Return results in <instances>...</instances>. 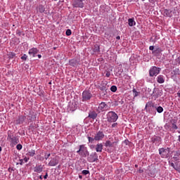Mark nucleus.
<instances>
[{
    "mask_svg": "<svg viewBox=\"0 0 180 180\" xmlns=\"http://www.w3.org/2000/svg\"><path fill=\"white\" fill-rule=\"evenodd\" d=\"M107 108H108V105L106 103L101 102L98 105L97 111L98 112V113H101V112H105V110H106Z\"/></svg>",
    "mask_w": 180,
    "mask_h": 180,
    "instance_id": "f8f14e48",
    "label": "nucleus"
},
{
    "mask_svg": "<svg viewBox=\"0 0 180 180\" xmlns=\"http://www.w3.org/2000/svg\"><path fill=\"white\" fill-rule=\"evenodd\" d=\"M38 53H39V50L37 48H32L30 49L28 51V54H30V56H31L32 57H36Z\"/></svg>",
    "mask_w": 180,
    "mask_h": 180,
    "instance_id": "dca6fc26",
    "label": "nucleus"
},
{
    "mask_svg": "<svg viewBox=\"0 0 180 180\" xmlns=\"http://www.w3.org/2000/svg\"><path fill=\"white\" fill-rule=\"evenodd\" d=\"M98 153L96 152L91 153L90 155H87V161L89 162H96L98 161Z\"/></svg>",
    "mask_w": 180,
    "mask_h": 180,
    "instance_id": "6e6552de",
    "label": "nucleus"
},
{
    "mask_svg": "<svg viewBox=\"0 0 180 180\" xmlns=\"http://www.w3.org/2000/svg\"><path fill=\"white\" fill-rule=\"evenodd\" d=\"M72 34V32H71V30L68 29L66 30V32H65L66 36H71Z\"/></svg>",
    "mask_w": 180,
    "mask_h": 180,
    "instance_id": "4c0bfd02",
    "label": "nucleus"
},
{
    "mask_svg": "<svg viewBox=\"0 0 180 180\" xmlns=\"http://www.w3.org/2000/svg\"><path fill=\"white\" fill-rule=\"evenodd\" d=\"M102 150H103V144L98 143L97 145H96V153H102Z\"/></svg>",
    "mask_w": 180,
    "mask_h": 180,
    "instance_id": "b1692460",
    "label": "nucleus"
},
{
    "mask_svg": "<svg viewBox=\"0 0 180 180\" xmlns=\"http://www.w3.org/2000/svg\"><path fill=\"white\" fill-rule=\"evenodd\" d=\"M29 117V120H34V119H36V117L34 115H32L31 113H30Z\"/></svg>",
    "mask_w": 180,
    "mask_h": 180,
    "instance_id": "ea45409f",
    "label": "nucleus"
},
{
    "mask_svg": "<svg viewBox=\"0 0 180 180\" xmlns=\"http://www.w3.org/2000/svg\"><path fill=\"white\" fill-rule=\"evenodd\" d=\"M155 106H157V104L153 103V101H148L146 104L145 109L148 113H153V111L155 110Z\"/></svg>",
    "mask_w": 180,
    "mask_h": 180,
    "instance_id": "0eeeda50",
    "label": "nucleus"
},
{
    "mask_svg": "<svg viewBox=\"0 0 180 180\" xmlns=\"http://www.w3.org/2000/svg\"><path fill=\"white\" fill-rule=\"evenodd\" d=\"M77 153L79 154V155H80V157L82 158H86V157L89 155V151H88V148L85 146V145H80Z\"/></svg>",
    "mask_w": 180,
    "mask_h": 180,
    "instance_id": "f03ea898",
    "label": "nucleus"
},
{
    "mask_svg": "<svg viewBox=\"0 0 180 180\" xmlns=\"http://www.w3.org/2000/svg\"><path fill=\"white\" fill-rule=\"evenodd\" d=\"M160 72H161V68L157 66H152L149 70L150 77H157Z\"/></svg>",
    "mask_w": 180,
    "mask_h": 180,
    "instance_id": "423d86ee",
    "label": "nucleus"
},
{
    "mask_svg": "<svg viewBox=\"0 0 180 180\" xmlns=\"http://www.w3.org/2000/svg\"><path fill=\"white\" fill-rule=\"evenodd\" d=\"M103 96H105L108 94V90H103L102 91Z\"/></svg>",
    "mask_w": 180,
    "mask_h": 180,
    "instance_id": "de8ad7c7",
    "label": "nucleus"
},
{
    "mask_svg": "<svg viewBox=\"0 0 180 180\" xmlns=\"http://www.w3.org/2000/svg\"><path fill=\"white\" fill-rule=\"evenodd\" d=\"M119 119V116L114 111H110L107 114V120L109 123H115Z\"/></svg>",
    "mask_w": 180,
    "mask_h": 180,
    "instance_id": "20e7f679",
    "label": "nucleus"
},
{
    "mask_svg": "<svg viewBox=\"0 0 180 180\" xmlns=\"http://www.w3.org/2000/svg\"><path fill=\"white\" fill-rule=\"evenodd\" d=\"M173 153H174V156H173V160L174 161H179V157H180V150H176V151H173Z\"/></svg>",
    "mask_w": 180,
    "mask_h": 180,
    "instance_id": "412c9836",
    "label": "nucleus"
},
{
    "mask_svg": "<svg viewBox=\"0 0 180 180\" xmlns=\"http://www.w3.org/2000/svg\"><path fill=\"white\" fill-rule=\"evenodd\" d=\"M7 56H8L9 60H12V58H15L16 57V53H15L13 52H10L8 53Z\"/></svg>",
    "mask_w": 180,
    "mask_h": 180,
    "instance_id": "473e14b6",
    "label": "nucleus"
},
{
    "mask_svg": "<svg viewBox=\"0 0 180 180\" xmlns=\"http://www.w3.org/2000/svg\"><path fill=\"white\" fill-rule=\"evenodd\" d=\"M155 91V88L153 89V91H151V89L148 88V91L150 92V95H154V91Z\"/></svg>",
    "mask_w": 180,
    "mask_h": 180,
    "instance_id": "37998d69",
    "label": "nucleus"
},
{
    "mask_svg": "<svg viewBox=\"0 0 180 180\" xmlns=\"http://www.w3.org/2000/svg\"><path fill=\"white\" fill-rule=\"evenodd\" d=\"M17 34H18L19 36H20V34H22V32L20 31L17 32Z\"/></svg>",
    "mask_w": 180,
    "mask_h": 180,
    "instance_id": "680f3d73",
    "label": "nucleus"
},
{
    "mask_svg": "<svg viewBox=\"0 0 180 180\" xmlns=\"http://www.w3.org/2000/svg\"><path fill=\"white\" fill-rule=\"evenodd\" d=\"M38 58H41V56L40 54L37 55Z\"/></svg>",
    "mask_w": 180,
    "mask_h": 180,
    "instance_id": "338daca9",
    "label": "nucleus"
},
{
    "mask_svg": "<svg viewBox=\"0 0 180 180\" xmlns=\"http://www.w3.org/2000/svg\"><path fill=\"white\" fill-rule=\"evenodd\" d=\"M21 60H22L23 61H27V55L24 54V55L21 57Z\"/></svg>",
    "mask_w": 180,
    "mask_h": 180,
    "instance_id": "a19ab883",
    "label": "nucleus"
},
{
    "mask_svg": "<svg viewBox=\"0 0 180 180\" xmlns=\"http://www.w3.org/2000/svg\"><path fill=\"white\" fill-rule=\"evenodd\" d=\"M22 148H23V146H22V144H20V143H19V144H18V145L16 146V148H17V150H22Z\"/></svg>",
    "mask_w": 180,
    "mask_h": 180,
    "instance_id": "79ce46f5",
    "label": "nucleus"
},
{
    "mask_svg": "<svg viewBox=\"0 0 180 180\" xmlns=\"http://www.w3.org/2000/svg\"><path fill=\"white\" fill-rule=\"evenodd\" d=\"M157 81H158V84H164V82H165V79H164V76L159 75L157 77Z\"/></svg>",
    "mask_w": 180,
    "mask_h": 180,
    "instance_id": "bb28decb",
    "label": "nucleus"
},
{
    "mask_svg": "<svg viewBox=\"0 0 180 180\" xmlns=\"http://www.w3.org/2000/svg\"><path fill=\"white\" fill-rule=\"evenodd\" d=\"M155 99H157V98H158V95L155 94V95H153Z\"/></svg>",
    "mask_w": 180,
    "mask_h": 180,
    "instance_id": "e2e57ef3",
    "label": "nucleus"
},
{
    "mask_svg": "<svg viewBox=\"0 0 180 180\" xmlns=\"http://www.w3.org/2000/svg\"><path fill=\"white\" fill-rule=\"evenodd\" d=\"M38 11L40 12V13H44V12L46 11V8L43 5H39L38 6Z\"/></svg>",
    "mask_w": 180,
    "mask_h": 180,
    "instance_id": "2f4dec72",
    "label": "nucleus"
},
{
    "mask_svg": "<svg viewBox=\"0 0 180 180\" xmlns=\"http://www.w3.org/2000/svg\"><path fill=\"white\" fill-rule=\"evenodd\" d=\"M13 171H15V169H13V168H12V167H9V168H8V172H10L11 173H12Z\"/></svg>",
    "mask_w": 180,
    "mask_h": 180,
    "instance_id": "4d7b16f0",
    "label": "nucleus"
},
{
    "mask_svg": "<svg viewBox=\"0 0 180 180\" xmlns=\"http://www.w3.org/2000/svg\"><path fill=\"white\" fill-rule=\"evenodd\" d=\"M165 129H166V130H168V129H169V124H166L165 125Z\"/></svg>",
    "mask_w": 180,
    "mask_h": 180,
    "instance_id": "3c124183",
    "label": "nucleus"
},
{
    "mask_svg": "<svg viewBox=\"0 0 180 180\" xmlns=\"http://www.w3.org/2000/svg\"><path fill=\"white\" fill-rule=\"evenodd\" d=\"M116 91H117V86L113 85L110 87L111 92H116Z\"/></svg>",
    "mask_w": 180,
    "mask_h": 180,
    "instance_id": "f704fd0d",
    "label": "nucleus"
},
{
    "mask_svg": "<svg viewBox=\"0 0 180 180\" xmlns=\"http://www.w3.org/2000/svg\"><path fill=\"white\" fill-rule=\"evenodd\" d=\"M151 140L152 143H161V141H162V139H161L160 136H154L153 137H152Z\"/></svg>",
    "mask_w": 180,
    "mask_h": 180,
    "instance_id": "4be33fe9",
    "label": "nucleus"
},
{
    "mask_svg": "<svg viewBox=\"0 0 180 180\" xmlns=\"http://www.w3.org/2000/svg\"><path fill=\"white\" fill-rule=\"evenodd\" d=\"M88 117L89 119H92L93 120H95V119H96L98 117V113H96V112L95 111H90L89 113V116Z\"/></svg>",
    "mask_w": 180,
    "mask_h": 180,
    "instance_id": "a211bd4d",
    "label": "nucleus"
},
{
    "mask_svg": "<svg viewBox=\"0 0 180 180\" xmlns=\"http://www.w3.org/2000/svg\"><path fill=\"white\" fill-rule=\"evenodd\" d=\"M178 141L180 143V135L178 136Z\"/></svg>",
    "mask_w": 180,
    "mask_h": 180,
    "instance_id": "774afa93",
    "label": "nucleus"
},
{
    "mask_svg": "<svg viewBox=\"0 0 180 180\" xmlns=\"http://www.w3.org/2000/svg\"><path fill=\"white\" fill-rule=\"evenodd\" d=\"M150 40L152 41V43H155L157 41V36H155V39L151 37Z\"/></svg>",
    "mask_w": 180,
    "mask_h": 180,
    "instance_id": "49530a36",
    "label": "nucleus"
},
{
    "mask_svg": "<svg viewBox=\"0 0 180 180\" xmlns=\"http://www.w3.org/2000/svg\"><path fill=\"white\" fill-rule=\"evenodd\" d=\"M58 162H60V159L58 156H55L54 158L51 159L50 162H49V166L56 167V165H58Z\"/></svg>",
    "mask_w": 180,
    "mask_h": 180,
    "instance_id": "9b49d317",
    "label": "nucleus"
},
{
    "mask_svg": "<svg viewBox=\"0 0 180 180\" xmlns=\"http://www.w3.org/2000/svg\"><path fill=\"white\" fill-rule=\"evenodd\" d=\"M92 93L89 90H84L82 94V102H88L92 99Z\"/></svg>",
    "mask_w": 180,
    "mask_h": 180,
    "instance_id": "39448f33",
    "label": "nucleus"
},
{
    "mask_svg": "<svg viewBox=\"0 0 180 180\" xmlns=\"http://www.w3.org/2000/svg\"><path fill=\"white\" fill-rule=\"evenodd\" d=\"M84 1L85 0H75L72 4V6H73V8H84Z\"/></svg>",
    "mask_w": 180,
    "mask_h": 180,
    "instance_id": "9d476101",
    "label": "nucleus"
},
{
    "mask_svg": "<svg viewBox=\"0 0 180 180\" xmlns=\"http://www.w3.org/2000/svg\"><path fill=\"white\" fill-rule=\"evenodd\" d=\"M20 165H23V159H20Z\"/></svg>",
    "mask_w": 180,
    "mask_h": 180,
    "instance_id": "bf43d9fd",
    "label": "nucleus"
},
{
    "mask_svg": "<svg viewBox=\"0 0 180 180\" xmlns=\"http://www.w3.org/2000/svg\"><path fill=\"white\" fill-rule=\"evenodd\" d=\"M87 139L89 140V143H94V141H95V136L94 138L88 136Z\"/></svg>",
    "mask_w": 180,
    "mask_h": 180,
    "instance_id": "e433bc0d",
    "label": "nucleus"
},
{
    "mask_svg": "<svg viewBox=\"0 0 180 180\" xmlns=\"http://www.w3.org/2000/svg\"><path fill=\"white\" fill-rule=\"evenodd\" d=\"M94 137L95 141H101L105 139V134L103 131H98L95 134Z\"/></svg>",
    "mask_w": 180,
    "mask_h": 180,
    "instance_id": "1a4fd4ad",
    "label": "nucleus"
},
{
    "mask_svg": "<svg viewBox=\"0 0 180 180\" xmlns=\"http://www.w3.org/2000/svg\"><path fill=\"white\" fill-rule=\"evenodd\" d=\"M170 165L172 167V168H174L176 171H178L179 172H180V168L179 167H175V165L174 164V162L170 163Z\"/></svg>",
    "mask_w": 180,
    "mask_h": 180,
    "instance_id": "c9c22d12",
    "label": "nucleus"
},
{
    "mask_svg": "<svg viewBox=\"0 0 180 180\" xmlns=\"http://www.w3.org/2000/svg\"><path fill=\"white\" fill-rule=\"evenodd\" d=\"M149 50H150L151 51H154V50H155L154 46H150L149 47Z\"/></svg>",
    "mask_w": 180,
    "mask_h": 180,
    "instance_id": "8fccbe9b",
    "label": "nucleus"
},
{
    "mask_svg": "<svg viewBox=\"0 0 180 180\" xmlns=\"http://www.w3.org/2000/svg\"><path fill=\"white\" fill-rule=\"evenodd\" d=\"M23 161H25V162H27V161H29L30 158H24V159H22Z\"/></svg>",
    "mask_w": 180,
    "mask_h": 180,
    "instance_id": "864d4df0",
    "label": "nucleus"
},
{
    "mask_svg": "<svg viewBox=\"0 0 180 180\" xmlns=\"http://www.w3.org/2000/svg\"><path fill=\"white\" fill-rule=\"evenodd\" d=\"M132 92L134 94V98H136V96H139L140 95V92L137 91V90H136V89H133Z\"/></svg>",
    "mask_w": 180,
    "mask_h": 180,
    "instance_id": "72a5a7b5",
    "label": "nucleus"
},
{
    "mask_svg": "<svg viewBox=\"0 0 180 180\" xmlns=\"http://www.w3.org/2000/svg\"><path fill=\"white\" fill-rule=\"evenodd\" d=\"M116 126H117V123H113L112 124V127H116Z\"/></svg>",
    "mask_w": 180,
    "mask_h": 180,
    "instance_id": "052dcab7",
    "label": "nucleus"
},
{
    "mask_svg": "<svg viewBox=\"0 0 180 180\" xmlns=\"http://www.w3.org/2000/svg\"><path fill=\"white\" fill-rule=\"evenodd\" d=\"M77 109H78V105H77V103H72L69 105L68 108V110H69V112H75Z\"/></svg>",
    "mask_w": 180,
    "mask_h": 180,
    "instance_id": "4468645a",
    "label": "nucleus"
},
{
    "mask_svg": "<svg viewBox=\"0 0 180 180\" xmlns=\"http://www.w3.org/2000/svg\"><path fill=\"white\" fill-rule=\"evenodd\" d=\"M7 139L10 141L11 147H14L16 146V144L19 143V138H18L16 136H14L11 131H8Z\"/></svg>",
    "mask_w": 180,
    "mask_h": 180,
    "instance_id": "f257e3e1",
    "label": "nucleus"
},
{
    "mask_svg": "<svg viewBox=\"0 0 180 180\" xmlns=\"http://www.w3.org/2000/svg\"><path fill=\"white\" fill-rule=\"evenodd\" d=\"M43 172V165H39L34 167V172H37L38 174H40V172Z\"/></svg>",
    "mask_w": 180,
    "mask_h": 180,
    "instance_id": "aec40b11",
    "label": "nucleus"
},
{
    "mask_svg": "<svg viewBox=\"0 0 180 180\" xmlns=\"http://www.w3.org/2000/svg\"><path fill=\"white\" fill-rule=\"evenodd\" d=\"M162 13L166 18H172V11L168 9H164Z\"/></svg>",
    "mask_w": 180,
    "mask_h": 180,
    "instance_id": "f3484780",
    "label": "nucleus"
},
{
    "mask_svg": "<svg viewBox=\"0 0 180 180\" xmlns=\"http://www.w3.org/2000/svg\"><path fill=\"white\" fill-rule=\"evenodd\" d=\"M69 65H71V67L77 68L78 65H79V60L78 59H71L69 60Z\"/></svg>",
    "mask_w": 180,
    "mask_h": 180,
    "instance_id": "ddd939ff",
    "label": "nucleus"
},
{
    "mask_svg": "<svg viewBox=\"0 0 180 180\" xmlns=\"http://www.w3.org/2000/svg\"><path fill=\"white\" fill-rule=\"evenodd\" d=\"M116 39H117V40H120V36H117V37H116Z\"/></svg>",
    "mask_w": 180,
    "mask_h": 180,
    "instance_id": "69168bd1",
    "label": "nucleus"
},
{
    "mask_svg": "<svg viewBox=\"0 0 180 180\" xmlns=\"http://www.w3.org/2000/svg\"><path fill=\"white\" fill-rule=\"evenodd\" d=\"M105 77H107V78H109V77H110V72H107L106 74H105Z\"/></svg>",
    "mask_w": 180,
    "mask_h": 180,
    "instance_id": "603ef678",
    "label": "nucleus"
},
{
    "mask_svg": "<svg viewBox=\"0 0 180 180\" xmlns=\"http://www.w3.org/2000/svg\"><path fill=\"white\" fill-rule=\"evenodd\" d=\"M25 120H26V116L25 115H20L19 116L18 119L16 120L17 124H22L25 122Z\"/></svg>",
    "mask_w": 180,
    "mask_h": 180,
    "instance_id": "6ab92c4d",
    "label": "nucleus"
},
{
    "mask_svg": "<svg viewBox=\"0 0 180 180\" xmlns=\"http://www.w3.org/2000/svg\"><path fill=\"white\" fill-rule=\"evenodd\" d=\"M178 72H179V69H175L173 70L172 74H173L174 75H178Z\"/></svg>",
    "mask_w": 180,
    "mask_h": 180,
    "instance_id": "58836bf2",
    "label": "nucleus"
},
{
    "mask_svg": "<svg viewBox=\"0 0 180 180\" xmlns=\"http://www.w3.org/2000/svg\"><path fill=\"white\" fill-rule=\"evenodd\" d=\"M158 151L161 158H169V153H171V148H160Z\"/></svg>",
    "mask_w": 180,
    "mask_h": 180,
    "instance_id": "7ed1b4c3",
    "label": "nucleus"
},
{
    "mask_svg": "<svg viewBox=\"0 0 180 180\" xmlns=\"http://www.w3.org/2000/svg\"><path fill=\"white\" fill-rule=\"evenodd\" d=\"M155 110H157L158 113H162L164 112V108L162 106L155 105Z\"/></svg>",
    "mask_w": 180,
    "mask_h": 180,
    "instance_id": "7c9ffc66",
    "label": "nucleus"
},
{
    "mask_svg": "<svg viewBox=\"0 0 180 180\" xmlns=\"http://www.w3.org/2000/svg\"><path fill=\"white\" fill-rule=\"evenodd\" d=\"M124 144H126V146H129V144L130 143V141H129V140L126 139L124 141Z\"/></svg>",
    "mask_w": 180,
    "mask_h": 180,
    "instance_id": "09e8293b",
    "label": "nucleus"
},
{
    "mask_svg": "<svg viewBox=\"0 0 180 180\" xmlns=\"http://www.w3.org/2000/svg\"><path fill=\"white\" fill-rule=\"evenodd\" d=\"M82 174L83 175H88V174H89V170H83V171L82 172Z\"/></svg>",
    "mask_w": 180,
    "mask_h": 180,
    "instance_id": "c03bdc74",
    "label": "nucleus"
},
{
    "mask_svg": "<svg viewBox=\"0 0 180 180\" xmlns=\"http://www.w3.org/2000/svg\"><path fill=\"white\" fill-rule=\"evenodd\" d=\"M27 155H28L29 157H34V155H36V150L33 149L29 150L27 153Z\"/></svg>",
    "mask_w": 180,
    "mask_h": 180,
    "instance_id": "c85d7f7f",
    "label": "nucleus"
},
{
    "mask_svg": "<svg viewBox=\"0 0 180 180\" xmlns=\"http://www.w3.org/2000/svg\"><path fill=\"white\" fill-rule=\"evenodd\" d=\"M93 51L94 53H101V48L99 47V45H98V44L94 45V48L93 49Z\"/></svg>",
    "mask_w": 180,
    "mask_h": 180,
    "instance_id": "c756f323",
    "label": "nucleus"
},
{
    "mask_svg": "<svg viewBox=\"0 0 180 180\" xmlns=\"http://www.w3.org/2000/svg\"><path fill=\"white\" fill-rule=\"evenodd\" d=\"M128 25L131 27L136 26V21H134V18H129Z\"/></svg>",
    "mask_w": 180,
    "mask_h": 180,
    "instance_id": "cd10ccee",
    "label": "nucleus"
},
{
    "mask_svg": "<svg viewBox=\"0 0 180 180\" xmlns=\"http://www.w3.org/2000/svg\"><path fill=\"white\" fill-rule=\"evenodd\" d=\"M50 155H51V154H50V153H45V155H44V158H45V160H49V158L50 157Z\"/></svg>",
    "mask_w": 180,
    "mask_h": 180,
    "instance_id": "a18cd8bd",
    "label": "nucleus"
},
{
    "mask_svg": "<svg viewBox=\"0 0 180 180\" xmlns=\"http://www.w3.org/2000/svg\"><path fill=\"white\" fill-rule=\"evenodd\" d=\"M177 96H179V98H180V91H178V93H177Z\"/></svg>",
    "mask_w": 180,
    "mask_h": 180,
    "instance_id": "0e129e2a",
    "label": "nucleus"
},
{
    "mask_svg": "<svg viewBox=\"0 0 180 180\" xmlns=\"http://www.w3.org/2000/svg\"><path fill=\"white\" fill-rule=\"evenodd\" d=\"M98 88L101 91H108V81H102Z\"/></svg>",
    "mask_w": 180,
    "mask_h": 180,
    "instance_id": "2eb2a0df",
    "label": "nucleus"
},
{
    "mask_svg": "<svg viewBox=\"0 0 180 180\" xmlns=\"http://www.w3.org/2000/svg\"><path fill=\"white\" fill-rule=\"evenodd\" d=\"M116 143H118V141H115V142H112L109 140L106 141L105 143V147L108 148H110V147H113V146H115V144H116Z\"/></svg>",
    "mask_w": 180,
    "mask_h": 180,
    "instance_id": "5701e85b",
    "label": "nucleus"
},
{
    "mask_svg": "<svg viewBox=\"0 0 180 180\" xmlns=\"http://www.w3.org/2000/svg\"><path fill=\"white\" fill-rule=\"evenodd\" d=\"M160 53H162V49L160 47H156L153 51H152V53L154 54V56H158Z\"/></svg>",
    "mask_w": 180,
    "mask_h": 180,
    "instance_id": "a878e982",
    "label": "nucleus"
},
{
    "mask_svg": "<svg viewBox=\"0 0 180 180\" xmlns=\"http://www.w3.org/2000/svg\"><path fill=\"white\" fill-rule=\"evenodd\" d=\"M98 180H105V176H99Z\"/></svg>",
    "mask_w": 180,
    "mask_h": 180,
    "instance_id": "5fc2aeb1",
    "label": "nucleus"
},
{
    "mask_svg": "<svg viewBox=\"0 0 180 180\" xmlns=\"http://www.w3.org/2000/svg\"><path fill=\"white\" fill-rule=\"evenodd\" d=\"M48 176H49V174L46 172V174L44 176V179H47Z\"/></svg>",
    "mask_w": 180,
    "mask_h": 180,
    "instance_id": "13d9d810",
    "label": "nucleus"
},
{
    "mask_svg": "<svg viewBox=\"0 0 180 180\" xmlns=\"http://www.w3.org/2000/svg\"><path fill=\"white\" fill-rule=\"evenodd\" d=\"M119 103H120V105H123V103H124V101H123V99H122L121 101L118 100Z\"/></svg>",
    "mask_w": 180,
    "mask_h": 180,
    "instance_id": "6e6d98bb",
    "label": "nucleus"
},
{
    "mask_svg": "<svg viewBox=\"0 0 180 180\" xmlns=\"http://www.w3.org/2000/svg\"><path fill=\"white\" fill-rule=\"evenodd\" d=\"M170 123H172V129H173V130H178V126H176V120L173 119L170 120Z\"/></svg>",
    "mask_w": 180,
    "mask_h": 180,
    "instance_id": "393cba45",
    "label": "nucleus"
}]
</instances>
